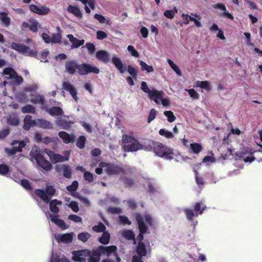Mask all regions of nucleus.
<instances>
[{
	"instance_id": "21",
	"label": "nucleus",
	"mask_w": 262,
	"mask_h": 262,
	"mask_svg": "<svg viewBox=\"0 0 262 262\" xmlns=\"http://www.w3.org/2000/svg\"><path fill=\"white\" fill-rule=\"evenodd\" d=\"M112 62L115 67L119 70L121 73H123L125 71V68L123 67L122 62L120 58L118 56L114 55L112 59Z\"/></svg>"
},
{
	"instance_id": "16",
	"label": "nucleus",
	"mask_w": 262,
	"mask_h": 262,
	"mask_svg": "<svg viewBox=\"0 0 262 262\" xmlns=\"http://www.w3.org/2000/svg\"><path fill=\"white\" fill-rule=\"evenodd\" d=\"M96 56L99 60L104 63H108L111 60L110 54L104 50H100L97 52Z\"/></svg>"
},
{
	"instance_id": "56",
	"label": "nucleus",
	"mask_w": 262,
	"mask_h": 262,
	"mask_svg": "<svg viewBox=\"0 0 262 262\" xmlns=\"http://www.w3.org/2000/svg\"><path fill=\"white\" fill-rule=\"evenodd\" d=\"M8 123L12 125H16L19 123V120L16 116L10 117L8 119Z\"/></svg>"
},
{
	"instance_id": "29",
	"label": "nucleus",
	"mask_w": 262,
	"mask_h": 262,
	"mask_svg": "<svg viewBox=\"0 0 262 262\" xmlns=\"http://www.w3.org/2000/svg\"><path fill=\"white\" fill-rule=\"evenodd\" d=\"M33 125H35V121L31 120L30 116L27 115L24 119V128L26 130H28Z\"/></svg>"
},
{
	"instance_id": "22",
	"label": "nucleus",
	"mask_w": 262,
	"mask_h": 262,
	"mask_svg": "<svg viewBox=\"0 0 262 262\" xmlns=\"http://www.w3.org/2000/svg\"><path fill=\"white\" fill-rule=\"evenodd\" d=\"M99 249L94 250L92 252H90V254L88 256L87 260L89 262H98L100 260L101 255Z\"/></svg>"
},
{
	"instance_id": "3",
	"label": "nucleus",
	"mask_w": 262,
	"mask_h": 262,
	"mask_svg": "<svg viewBox=\"0 0 262 262\" xmlns=\"http://www.w3.org/2000/svg\"><path fill=\"white\" fill-rule=\"evenodd\" d=\"M136 220L141 232V234L139 235L138 237L141 241L143 237L142 234L144 233L146 231V225H151L154 220L149 214H147L143 215L137 214L136 215Z\"/></svg>"
},
{
	"instance_id": "31",
	"label": "nucleus",
	"mask_w": 262,
	"mask_h": 262,
	"mask_svg": "<svg viewBox=\"0 0 262 262\" xmlns=\"http://www.w3.org/2000/svg\"><path fill=\"white\" fill-rule=\"evenodd\" d=\"M190 148L193 153L198 154L202 150L203 147L198 143H194L190 144Z\"/></svg>"
},
{
	"instance_id": "47",
	"label": "nucleus",
	"mask_w": 262,
	"mask_h": 262,
	"mask_svg": "<svg viewBox=\"0 0 262 262\" xmlns=\"http://www.w3.org/2000/svg\"><path fill=\"white\" fill-rule=\"evenodd\" d=\"M91 235L87 232H82L80 233L78 236V238L83 242H85L89 239Z\"/></svg>"
},
{
	"instance_id": "37",
	"label": "nucleus",
	"mask_w": 262,
	"mask_h": 262,
	"mask_svg": "<svg viewBox=\"0 0 262 262\" xmlns=\"http://www.w3.org/2000/svg\"><path fill=\"white\" fill-rule=\"evenodd\" d=\"M140 65L141 66L142 71H146L148 73L152 72L154 71V68L151 66L147 65L142 60L140 61Z\"/></svg>"
},
{
	"instance_id": "41",
	"label": "nucleus",
	"mask_w": 262,
	"mask_h": 262,
	"mask_svg": "<svg viewBox=\"0 0 262 262\" xmlns=\"http://www.w3.org/2000/svg\"><path fill=\"white\" fill-rule=\"evenodd\" d=\"M36 194L40 197L45 202L48 203L49 202V198L45 192L41 190H36Z\"/></svg>"
},
{
	"instance_id": "13",
	"label": "nucleus",
	"mask_w": 262,
	"mask_h": 262,
	"mask_svg": "<svg viewBox=\"0 0 262 262\" xmlns=\"http://www.w3.org/2000/svg\"><path fill=\"white\" fill-rule=\"evenodd\" d=\"M74 234L73 232L55 235L54 237L58 243H70L73 240Z\"/></svg>"
},
{
	"instance_id": "12",
	"label": "nucleus",
	"mask_w": 262,
	"mask_h": 262,
	"mask_svg": "<svg viewBox=\"0 0 262 262\" xmlns=\"http://www.w3.org/2000/svg\"><path fill=\"white\" fill-rule=\"evenodd\" d=\"M62 89L68 91L73 99L76 102L78 101L77 91L73 84L69 82H64L62 83Z\"/></svg>"
},
{
	"instance_id": "62",
	"label": "nucleus",
	"mask_w": 262,
	"mask_h": 262,
	"mask_svg": "<svg viewBox=\"0 0 262 262\" xmlns=\"http://www.w3.org/2000/svg\"><path fill=\"white\" fill-rule=\"evenodd\" d=\"M157 115V112L155 109H152L149 113V115L148 118V122H150L151 121L154 120Z\"/></svg>"
},
{
	"instance_id": "61",
	"label": "nucleus",
	"mask_w": 262,
	"mask_h": 262,
	"mask_svg": "<svg viewBox=\"0 0 262 262\" xmlns=\"http://www.w3.org/2000/svg\"><path fill=\"white\" fill-rule=\"evenodd\" d=\"M122 234L125 238L128 239H131L134 237L133 233L130 230L123 231Z\"/></svg>"
},
{
	"instance_id": "26",
	"label": "nucleus",
	"mask_w": 262,
	"mask_h": 262,
	"mask_svg": "<svg viewBox=\"0 0 262 262\" xmlns=\"http://www.w3.org/2000/svg\"><path fill=\"white\" fill-rule=\"evenodd\" d=\"M74 122H67L62 119H58L56 121V124L64 129H69Z\"/></svg>"
},
{
	"instance_id": "5",
	"label": "nucleus",
	"mask_w": 262,
	"mask_h": 262,
	"mask_svg": "<svg viewBox=\"0 0 262 262\" xmlns=\"http://www.w3.org/2000/svg\"><path fill=\"white\" fill-rule=\"evenodd\" d=\"M43 151L48 155L50 160L54 163L62 162L69 160L70 151L67 150L64 152V156L55 153L54 151L49 149H45Z\"/></svg>"
},
{
	"instance_id": "6",
	"label": "nucleus",
	"mask_w": 262,
	"mask_h": 262,
	"mask_svg": "<svg viewBox=\"0 0 262 262\" xmlns=\"http://www.w3.org/2000/svg\"><path fill=\"white\" fill-rule=\"evenodd\" d=\"M11 48L26 56L36 57L37 55V51L36 49H31L23 44L13 42L11 44Z\"/></svg>"
},
{
	"instance_id": "34",
	"label": "nucleus",
	"mask_w": 262,
	"mask_h": 262,
	"mask_svg": "<svg viewBox=\"0 0 262 262\" xmlns=\"http://www.w3.org/2000/svg\"><path fill=\"white\" fill-rule=\"evenodd\" d=\"M167 62L171 68L176 73V74L180 76L182 75V72L179 67L175 64L171 60L168 59Z\"/></svg>"
},
{
	"instance_id": "18",
	"label": "nucleus",
	"mask_w": 262,
	"mask_h": 262,
	"mask_svg": "<svg viewBox=\"0 0 262 262\" xmlns=\"http://www.w3.org/2000/svg\"><path fill=\"white\" fill-rule=\"evenodd\" d=\"M66 71L68 73L73 75L78 69V64L74 61H69L66 63Z\"/></svg>"
},
{
	"instance_id": "14",
	"label": "nucleus",
	"mask_w": 262,
	"mask_h": 262,
	"mask_svg": "<svg viewBox=\"0 0 262 262\" xmlns=\"http://www.w3.org/2000/svg\"><path fill=\"white\" fill-rule=\"evenodd\" d=\"M164 95L163 91H159L156 89L151 90V93L148 95V97L151 100H153L157 104H160V100L162 98Z\"/></svg>"
},
{
	"instance_id": "1",
	"label": "nucleus",
	"mask_w": 262,
	"mask_h": 262,
	"mask_svg": "<svg viewBox=\"0 0 262 262\" xmlns=\"http://www.w3.org/2000/svg\"><path fill=\"white\" fill-rule=\"evenodd\" d=\"M30 159L33 162H36L39 166L46 171L52 168V165L49 161L45 159L41 150L36 146L32 148L30 153Z\"/></svg>"
},
{
	"instance_id": "51",
	"label": "nucleus",
	"mask_w": 262,
	"mask_h": 262,
	"mask_svg": "<svg viewBox=\"0 0 262 262\" xmlns=\"http://www.w3.org/2000/svg\"><path fill=\"white\" fill-rule=\"evenodd\" d=\"M23 113H32L34 112V108L30 105H27L21 108Z\"/></svg>"
},
{
	"instance_id": "39",
	"label": "nucleus",
	"mask_w": 262,
	"mask_h": 262,
	"mask_svg": "<svg viewBox=\"0 0 262 262\" xmlns=\"http://www.w3.org/2000/svg\"><path fill=\"white\" fill-rule=\"evenodd\" d=\"M159 133L161 136H164L167 139H171L174 137V135L172 133L165 129H161Z\"/></svg>"
},
{
	"instance_id": "57",
	"label": "nucleus",
	"mask_w": 262,
	"mask_h": 262,
	"mask_svg": "<svg viewBox=\"0 0 262 262\" xmlns=\"http://www.w3.org/2000/svg\"><path fill=\"white\" fill-rule=\"evenodd\" d=\"M141 89L145 93H147L148 95L151 93V90L149 89L146 83L144 81L141 82Z\"/></svg>"
},
{
	"instance_id": "33",
	"label": "nucleus",
	"mask_w": 262,
	"mask_h": 262,
	"mask_svg": "<svg viewBox=\"0 0 262 262\" xmlns=\"http://www.w3.org/2000/svg\"><path fill=\"white\" fill-rule=\"evenodd\" d=\"M196 84L197 86L204 89L207 91H209L211 89L210 83L207 81H197Z\"/></svg>"
},
{
	"instance_id": "38",
	"label": "nucleus",
	"mask_w": 262,
	"mask_h": 262,
	"mask_svg": "<svg viewBox=\"0 0 262 262\" xmlns=\"http://www.w3.org/2000/svg\"><path fill=\"white\" fill-rule=\"evenodd\" d=\"M94 17L101 24L106 23L108 25L111 24V20L109 19L105 18V17L102 15L96 14L94 15Z\"/></svg>"
},
{
	"instance_id": "49",
	"label": "nucleus",
	"mask_w": 262,
	"mask_h": 262,
	"mask_svg": "<svg viewBox=\"0 0 262 262\" xmlns=\"http://www.w3.org/2000/svg\"><path fill=\"white\" fill-rule=\"evenodd\" d=\"M88 73H94L95 74L99 73V69L95 66L88 64Z\"/></svg>"
},
{
	"instance_id": "19",
	"label": "nucleus",
	"mask_w": 262,
	"mask_h": 262,
	"mask_svg": "<svg viewBox=\"0 0 262 262\" xmlns=\"http://www.w3.org/2000/svg\"><path fill=\"white\" fill-rule=\"evenodd\" d=\"M67 37L69 38L70 42L72 43V48H78L81 46L83 45L84 43L83 39L79 40L74 37L72 34H68Z\"/></svg>"
},
{
	"instance_id": "50",
	"label": "nucleus",
	"mask_w": 262,
	"mask_h": 262,
	"mask_svg": "<svg viewBox=\"0 0 262 262\" xmlns=\"http://www.w3.org/2000/svg\"><path fill=\"white\" fill-rule=\"evenodd\" d=\"M185 90L188 92L191 98L194 99H198L199 98V94L194 89H186Z\"/></svg>"
},
{
	"instance_id": "42",
	"label": "nucleus",
	"mask_w": 262,
	"mask_h": 262,
	"mask_svg": "<svg viewBox=\"0 0 262 262\" xmlns=\"http://www.w3.org/2000/svg\"><path fill=\"white\" fill-rule=\"evenodd\" d=\"M61 35L59 33H53L52 34V43H62L61 41Z\"/></svg>"
},
{
	"instance_id": "54",
	"label": "nucleus",
	"mask_w": 262,
	"mask_h": 262,
	"mask_svg": "<svg viewBox=\"0 0 262 262\" xmlns=\"http://www.w3.org/2000/svg\"><path fill=\"white\" fill-rule=\"evenodd\" d=\"M93 229L94 231L100 232L104 231L105 229V227L102 223H99L97 225L95 226Z\"/></svg>"
},
{
	"instance_id": "28",
	"label": "nucleus",
	"mask_w": 262,
	"mask_h": 262,
	"mask_svg": "<svg viewBox=\"0 0 262 262\" xmlns=\"http://www.w3.org/2000/svg\"><path fill=\"white\" fill-rule=\"evenodd\" d=\"M48 113L52 116H61L63 114L62 110L59 107H53L48 110Z\"/></svg>"
},
{
	"instance_id": "24",
	"label": "nucleus",
	"mask_w": 262,
	"mask_h": 262,
	"mask_svg": "<svg viewBox=\"0 0 262 262\" xmlns=\"http://www.w3.org/2000/svg\"><path fill=\"white\" fill-rule=\"evenodd\" d=\"M67 11L69 13L73 14L78 18H81L82 17V13L77 6L69 5L67 8Z\"/></svg>"
},
{
	"instance_id": "11",
	"label": "nucleus",
	"mask_w": 262,
	"mask_h": 262,
	"mask_svg": "<svg viewBox=\"0 0 262 262\" xmlns=\"http://www.w3.org/2000/svg\"><path fill=\"white\" fill-rule=\"evenodd\" d=\"M146 252L147 251L144 245L142 243H139L137 248V252L139 256H137L134 255L133 257L132 262H143L142 260L141 257L145 256Z\"/></svg>"
},
{
	"instance_id": "44",
	"label": "nucleus",
	"mask_w": 262,
	"mask_h": 262,
	"mask_svg": "<svg viewBox=\"0 0 262 262\" xmlns=\"http://www.w3.org/2000/svg\"><path fill=\"white\" fill-rule=\"evenodd\" d=\"M164 114L166 117H167V120L169 122H173L176 119L173 113L171 111H165L164 112Z\"/></svg>"
},
{
	"instance_id": "40",
	"label": "nucleus",
	"mask_w": 262,
	"mask_h": 262,
	"mask_svg": "<svg viewBox=\"0 0 262 262\" xmlns=\"http://www.w3.org/2000/svg\"><path fill=\"white\" fill-rule=\"evenodd\" d=\"M88 64L83 63L78 64V72L80 75H85L88 74Z\"/></svg>"
},
{
	"instance_id": "10",
	"label": "nucleus",
	"mask_w": 262,
	"mask_h": 262,
	"mask_svg": "<svg viewBox=\"0 0 262 262\" xmlns=\"http://www.w3.org/2000/svg\"><path fill=\"white\" fill-rule=\"evenodd\" d=\"M13 147L11 148H5V151L8 155H13L16 152L20 151L21 149L24 147L26 144L24 141H15L12 143Z\"/></svg>"
},
{
	"instance_id": "46",
	"label": "nucleus",
	"mask_w": 262,
	"mask_h": 262,
	"mask_svg": "<svg viewBox=\"0 0 262 262\" xmlns=\"http://www.w3.org/2000/svg\"><path fill=\"white\" fill-rule=\"evenodd\" d=\"M63 173V176L67 178H71V168L67 165H63L62 166Z\"/></svg>"
},
{
	"instance_id": "63",
	"label": "nucleus",
	"mask_w": 262,
	"mask_h": 262,
	"mask_svg": "<svg viewBox=\"0 0 262 262\" xmlns=\"http://www.w3.org/2000/svg\"><path fill=\"white\" fill-rule=\"evenodd\" d=\"M203 162L206 164L214 163L215 162V158L213 156H206L203 159Z\"/></svg>"
},
{
	"instance_id": "36",
	"label": "nucleus",
	"mask_w": 262,
	"mask_h": 262,
	"mask_svg": "<svg viewBox=\"0 0 262 262\" xmlns=\"http://www.w3.org/2000/svg\"><path fill=\"white\" fill-rule=\"evenodd\" d=\"M177 12L178 9L176 7H174L172 10H168L165 11L164 13V15L168 18L172 19Z\"/></svg>"
},
{
	"instance_id": "58",
	"label": "nucleus",
	"mask_w": 262,
	"mask_h": 262,
	"mask_svg": "<svg viewBox=\"0 0 262 262\" xmlns=\"http://www.w3.org/2000/svg\"><path fill=\"white\" fill-rule=\"evenodd\" d=\"M80 124L87 132L91 133L92 132V127L90 124L84 121H80Z\"/></svg>"
},
{
	"instance_id": "4",
	"label": "nucleus",
	"mask_w": 262,
	"mask_h": 262,
	"mask_svg": "<svg viewBox=\"0 0 262 262\" xmlns=\"http://www.w3.org/2000/svg\"><path fill=\"white\" fill-rule=\"evenodd\" d=\"M154 151L158 156L168 159L173 158L174 156L171 149L160 143L154 144Z\"/></svg>"
},
{
	"instance_id": "15",
	"label": "nucleus",
	"mask_w": 262,
	"mask_h": 262,
	"mask_svg": "<svg viewBox=\"0 0 262 262\" xmlns=\"http://www.w3.org/2000/svg\"><path fill=\"white\" fill-rule=\"evenodd\" d=\"M30 10L38 15H44L49 13L50 9L46 7H37L34 5L30 6Z\"/></svg>"
},
{
	"instance_id": "2",
	"label": "nucleus",
	"mask_w": 262,
	"mask_h": 262,
	"mask_svg": "<svg viewBox=\"0 0 262 262\" xmlns=\"http://www.w3.org/2000/svg\"><path fill=\"white\" fill-rule=\"evenodd\" d=\"M123 147L126 151H134L142 148V146L134 138L127 135L122 137Z\"/></svg>"
},
{
	"instance_id": "60",
	"label": "nucleus",
	"mask_w": 262,
	"mask_h": 262,
	"mask_svg": "<svg viewBox=\"0 0 262 262\" xmlns=\"http://www.w3.org/2000/svg\"><path fill=\"white\" fill-rule=\"evenodd\" d=\"M97 38L98 39H103L107 38V34L102 31H98L96 32Z\"/></svg>"
},
{
	"instance_id": "43",
	"label": "nucleus",
	"mask_w": 262,
	"mask_h": 262,
	"mask_svg": "<svg viewBox=\"0 0 262 262\" xmlns=\"http://www.w3.org/2000/svg\"><path fill=\"white\" fill-rule=\"evenodd\" d=\"M86 138L83 136L79 137L77 141L76 145L80 148H83L84 146Z\"/></svg>"
},
{
	"instance_id": "55",
	"label": "nucleus",
	"mask_w": 262,
	"mask_h": 262,
	"mask_svg": "<svg viewBox=\"0 0 262 262\" xmlns=\"http://www.w3.org/2000/svg\"><path fill=\"white\" fill-rule=\"evenodd\" d=\"M9 170V168L7 165H0V174L3 175L6 174Z\"/></svg>"
},
{
	"instance_id": "8",
	"label": "nucleus",
	"mask_w": 262,
	"mask_h": 262,
	"mask_svg": "<svg viewBox=\"0 0 262 262\" xmlns=\"http://www.w3.org/2000/svg\"><path fill=\"white\" fill-rule=\"evenodd\" d=\"M101 166L103 168L104 171L110 175L119 174L122 172V168L113 165L102 163Z\"/></svg>"
},
{
	"instance_id": "9",
	"label": "nucleus",
	"mask_w": 262,
	"mask_h": 262,
	"mask_svg": "<svg viewBox=\"0 0 262 262\" xmlns=\"http://www.w3.org/2000/svg\"><path fill=\"white\" fill-rule=\"evenodd\" d=\"M23 27L24 28H28L33 32H37L41 26L37 20L34 19H30L23 23Z\"/></svg>"
},
{
	"instance_id": "20",
	"label": "nucleus",
	"mask_w": 262,
	"mask_h": 262,
	"mask_svg": "<svg viewBox=\"0 0 262 262\" xmlns=\"http://www.w3.org/2000/svg\"><path fill=\"white\" fill-rule=\"evenodd\" d=\"M98 249L101 254L110 256L113 253L116 252L117 248L115 246H110L107 247L100 246Z\"/></svg>"
},
{
	"instance_id": "35",
	"label": "nucleus",
	"mask_w": 262,
	"mask_h": 262,
	"mask_svg": "<svg viewBox=\"0 0 262 262\" xmlns=\"http://www.w3.org/2000/svg\"><path fill=\"white\" fill-rule=\"evenodd\" d=\"M110 238V234L106 232H105L103 233L102 235L99 238V242L102 244L106 245L109 243Z\"/></svg>"
},
{
	"instance_id": "59",
	"label": "nucleus",
	"mask_w": 262,
	"mask_h": 262,
	"mask_svg": "<svg viewBox=\"0 0 262 262\" xmlns=\"http://www.w3.org/2000/svg\"><path fill=\"white\" fill-rule=\"evenodd\" d=\"M127 50L131 53V54L135 57H139V53L136 50V49L134 48V47L132 46H128L127 47Z\"/></svg>"
},
{
	"instance_id": "23",
	"label": "nucleus",
	"mask_w": 262,
	"mask_h": 262,
	"mask_svg": "<svg viewBox=\"0 0 262 262\" xmlns=\"http://www.w3.org/2000/svg\"><path fill=\"white\" fill-rule=\"evenodd\" d=\"M50 220L56 224L59 227L61 228L62 229H66L68 228V227L66 225L64 222L58 218V216L56 215H50L49 217Z\"/></svg>"
},
{
	"instance_id": "32",
	"label": "nucleus",
	"mask_w": 262,
	"mask_h": 262,
	"mask_svg": "<svg viewBox=\"0 0 262 262\" xmlns=\"http://www.w3.org/2000/svg\"><path fill=\"white\" fill-rule=\"evenodd\" d=\"M4 75L6 78L10 79L14 78L16 75V72L11 68H6L4 70Z\"/></svg>"
},
{
	"instance_id": "48",
	"label": "nucleus",
	"mask_w": 262,
	"mask_h": 262,
	"mask_svg": "<svg viewBox=\"0 0 262 262\" xmlns=\"http://www.w3.org/2000/svg\"><path fill=\"white\" fill-rule=\"evenodd\" d=\"M30 101L34 103H39L41 105L44 104V99L41 96H37L34 98H30Z\"/></svg>"
},
{
	"instance_id": "7",
	"label": "nucleus",
	"mask_w": 262,
	"mask_h": 262,
	"mask_svg": "<svg viewBox=\"0 0 262 262\" xmlns=\"http://www.w3.org/2000/svg\"><path fill=\"white\" fill-rule=\"evenodd\" d=\"M90 254V251L88 250L73 251L72 258L75 261L85 262Z\"/></svg>"
},
{
	"instance_id": "27",
	"label": "nucleus",
	"mask_w": 262,
	"mask_h": 262,
	"mask_svg": "<svg viewBox=\"0 0 262 262\" xmlns=\"http://www.w3.org/2000/svg\"><path fill=\"white\" fill-rule=\"evenodd\" d=\"M0 20L3 25L5 27H9L10 25V18L8 17L7 13L2 12L0 13Z\"/></svg>"
},
{
	"instance_id": "45",
	"label": "nucleus",
	"mask_w": 262,
	"mask_h": 262,
	"mask_svg": "<svg viewBox=\"0 0 262 262\" xmlns=\"http://www.w3.org/2000/svg\"><path fill=\"white\" fill-rule=\"evenodd\" d=\"M191 15L192 16L198 18V19L194 18V17L193 18H190V21H193L194 24H195V25L197 27H198V28L201 27H202V24H201V22L199 21L201 19V17L200 16H199L196 13H192Z\"/></svg>"
},
{
	"instance_id": "53",
	"label": "nucleus",
	"mask_w": 262,
	"mask_h": 262,
	"mask_svg": "<svg viewBox=\"0 0 262 262\" xmlns=\"http://www.w3.org/2000/svg\"><path fill=\"white\" fill-rule=\"evenodd\" d=\"M78 186V182L77 181H74L71 185L67 187V189L69 191H74L77 189Z\"/></svg>"
},
{
	"instance_id": "52",
	"label": "nucleus",
	"mask_w": 262,
	"mask_h": 262,
	"mask_svg": "<svg viewBox=\"0 0 262 262\" xmlns=\"http://www.w3.org/2000/svg\"><path fill=\"white\" fill-rule=\"evenodd\" d=\"M67 205L75 212H77L79 210L77 203L75 201L70 202Z\"/></svg>"
},
{
	"instance_id": "30",
	"label": "nucleus",
	"mask_w": 262,
	"mask_h": 262,
	"mask_svg": "<svg viewBox=\"0 0 262 262\" xmlns=\"http://www.w3.org/2000/svg\"><path fill=\"white\" fill-rule=\"evenodd\" d=\"M62 202L57 200H54L50 203V208L52 212L57 213L59 211V209L57 208V205H60Z\"/></svg>"
},
{
	"instance_id": "64",
	"label": "nucleus",
	"mask_w": 262,
	"mask_h": 262,
	"mask_svg": "<svg viewBox=\"0 0 262 262\" xmlns=\"http://www.w3.org/2000/svg\"><path fill=\"white\" fill-rule=\"evenodd\" d=\"M49 55V52L48 51H43L40 55V60L42 62H47L48 59L47 57Z\"/></svg>"
},
{
	"instance_id": "25",
	"label": "nucleus",
	"mask_w": 262,
	"mask_h": 262,
	"mask_svg": "<svg viewBox=\"0 0 262 262\" xmlns=\"http://www.w3.org/2000/svg\"><path fill=\"white\" fill-rule=\"evenodd\" d=\"M35 125L43 128L52 129L53 128L52 125L50 122L42 119L35 121Z\"/></svg>"
},
{
	"instance_id": "17",
	"label": "nucleus",
	"mask_w": 262,
	"mask_h": 262,
	"mask_svg": "<svg viewBox=\"0 0 262 262\" xmlns=\"http://www.w3.org/2000/svg\"><path fill=\"white\" fill-rule=\"evenodd\" d=\"M58 136L66 144L73 142L75 139V137L73 134H69L64 131L59 132Z\"/></svg>"
}]
</instances>
